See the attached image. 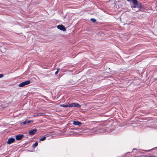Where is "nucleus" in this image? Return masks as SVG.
<instances>
[{"label":"nucleus","mask_w":157,"mask_h":157,"mask_svg":"<svg viewBox=\"0 0 157 157\" xmlns=\"http://www.w3.org/2000/svg\"><path fill=\"white\" fill-rule=\"evenodd\" d=\"M38 145V143L37 142H36L35 144H33V148H35Z\"/></svg>","instance_id":"10"},{"label":"nucleus","mask_w":157,"mask_h":157,"mask_svg":"<svg viewBox=\"0 0 157 157\" xmlns=\"http://www.w3.org/2000/svg\"><path fill=\"white\" fill-rule=\"evenodd\" d=\"M26 121L27 124H29L32 121H31V120H26Z\"/></svg>","instance_id":"13"},{"label":"nucleus","mask_w":157,"mask_h":157,"mask_svg":"<svg viewBox=\"0 0 157 157\" xmlns=\"http://www.w3.org/2000/svg\"><path fill=\"white\" fill-rule=\"evenodd\" d=\"M132 2L134 4L133 7L134 8L140 7V5H139L138 2L137 0H132Z\"/></svg>","instance_id":"1"},{"label":"nucleus","mask_w":157,"mask_h":157,"mask_svg":"<svg viewBox=\"0 0 157 157\" xmlns=\"http://www.w3.org/2000/svg\"><path fill=\"white\" fill-rule=\"evenodd\" d=\"M128 1H132V0H126Z\"/></svg>","instance_id":"19"},{"label":"nucleus","mask_w":157,"mask_h":157,"mask_svg":"<svg viewBox=\"0 0 157 157\" xmlns=\"http://www.w3.org/2000/svg\"><path fill=\"white\" fill-rule=\"evenodd\" d=\"M90 21H92V22H94V23L96 21V19L94 18H91L90 19Z\"/></svg>","instance_id":"12"},{"label":"nucleus","mask_w":157,"mask_h":157,"mask_svg":"<svg viewBox=\"0 0 157 157\" xmlns=\"http://www.w3.org/2000/svg\"><path fill=\"white\" fill-rule=\"evenodd\" d=\"M60 106L63 107H70V104L69 105H66V104H61L60 105Z\"/></svg>","instance_id":"9"},{"label":"nucleus","mask_w":157,"mask_h":157,"mask_svg":"<svg viewBox=\"0 0 157 157\" xmlns=\"http://www.w3.org/2000/svg\"><path fill=\"white\" fill-rule=\"evenodd\" d=\"M30 83V81H27L23 82L19 85V86L20 87H23L26 85L29 84Z\"/></svg>","instance_id":"3"},{"label":"nucleus","mask_w":157,"mask_h":157,"mask_svg":"<svg viewBox=\"0 0 157 157\" xmlns=\"http://www.w3.org/2000/svg\"><path fill=\"white\" fill-rule=\"evenodd\" d=\"M133 150H136V149H133Z\"/></svg>","instance_id":"20"},{"label":"nucleus","mask_w":157,"mask_h":157,"mask_svg":"<svg viewBox=\"0 0 157 157\" xmlns=\"http://www.w3.org/2000/svg\"><path fill=\"white\" fill-rule=\"evenodd\" d=\"M57 28L60 30L63 31H65L66 30V28L65 27L62 25H58Z\"/></svg>","instance_id":"5"},{"label":"nucleus","mask_w":157,"mask_h":157,"mask_svg":"<svg viewBox=\"0 0 157 157\" xmlns=\"http://www.w3.org/2000/svg\"><path fill=\"white\" fill-rule=\"evenodd\" d=\"M23 135H17L16 136V140H20L23 137Z\"/></svg>","instance_id":"8"},{"label":"nucleus","mask_w":157,"mask_h":157,"mask_svg":"<svg viewBox=\"0 0 157 157\" xmlns=\"http://www.w3.org/2000/svg\"><path fill=\"white\" fill-rule=\"evenodd\" d=\"M21 124H24V125H25V124H26L27 123H26V121H24L22 122L21 123Z\"/></svg>","instance_id":"14"},{"label":"nucleus","mask_w":157,"mask_h":157,"mask_svg":"<svg viewBox=\"0 0 157 157\" xmlns=\"http://www.w3.org/2000/svg\"><path fill=\"white\" fill-rule=\"evenodd\" d=\"M15 141V140L13 138H11L8 139L7 142V143L8 144H10L12 143H13Z\"/></svg>","instance_id":"6"},{"label":"nucleus","mask_w":157,"mask_h":157,"mask_svg":"<svg viewBox=\"0 0 157 157\" xmlns=\"http://www.w3.org/2000/svg\"><path fill=\"white\" fill-rule=\"evenodd\" d=\"M70 107H76L77 108H80L81 105L78 103H72L70 104Z\"/></svg>","instance_id":"2"},{"label":"nucleus","mask_w":157,"mask_h":157,"mask_svg":"<svg viewBox=\"0 0 157 157\" xmlns=\"http://www.w3.org/2000/svg\"><path fill=\"white\" fill-rule=\"evenodd\" d=\"M59 68H58L57 69V71H58V72H59Z\"/></svg>","instance_id":"18"},{"label":"nucleus","mask_w":157,"mask_h":157,"mask_svg":"<svg viewBox=\"0 0 157 157\" xmlns=\"http://www.w3.org/2000/svg\"><path fill=\"white\" fill-rule=\"evenodd\" d=\"M58 71H56L55 72V75H56L57 74H58Z\"/></svg>","instance_id":"17"},{"label":"nucleus","mask_w":157,"mask_h":157,"mask_svg":"<svg viewBox=\"0 0 157 157\" xmlns=\"http://www.w3.org/2000/svg\"><path fill=\"white\" fill-rule=\"evenodd\" d=\"M46 139V137L44 136L43 137L40 138V141H43L45 140Z\"/></svg>","instance_id":"11"},{"label":"nucleus","mask_w":157,"mask_h":157,"mask_svg":"<svg viewBox=\"0 0 157 157\" xmlns=\"http://www.w3.org/2000/svg\"><path fill=\"white\" fill-rule=\"evenodd\" d=\"M37 131L36 129H34L30 130L29 131V134L30 136H33L35 135Z\"/></svg>","instance_id":"4"},{"label":"nucleus","mask_w":157,"mask_h":157,"mask_svg":"<svg viewBox=\"0 0 157 157\" xmlns=\"http://www.w3.org/2000/svg\"><path fill=\"white\" fill-rule=\"evenodd\" d=\"M147 157H156V156H154V155H151L150 156H148Z\"/></svg>","instance_id":"16"},{"label":"nucleus","mask_w":157,"mask_h":157,"mask_svg":"<svg viewBox=\"0 0 157 157\" xmlns=\"http://www.w3.org/2000/svg\"><path fill=\"white\" fill-rule=\"evenodd\" d=\"M4 75L3 74H0V78L3 77Z\"/></svg>","instance_id":"15"},{"label":"nucleus","mask_w":157,"mask_h":157,"mask_svg":"<svg viewBox=\"0 0 157 157\" xmlns=\"http://www.w3.org/2000/svg\"><path fill=\"white\" fill-rule=\"evenodd\" d=\"M73 124L75 125L80 126V125L82 124V123L81 122L78 121H75L73 122Z\"/></svg>","instance_id":"7"},{"label":"nucleus","mask_w":157,"mask_h":157,"mask_svg":"<svg viewBox=\"0 0 157 157\" xmlns=\"http://www.w3.org/2000/svg\"><path fill=\"white\" fill-rule=\"evenodd\" d=\"M155 148H157V147Z\"/></svg>","instance_id":"21"}]
</instances>
